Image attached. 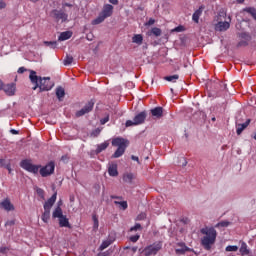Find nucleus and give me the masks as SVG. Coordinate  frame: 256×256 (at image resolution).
Masks as SVG:
<instances>
[{
	"label": "nucleus",
	"instance_id": "36",
	"mask_svg": "<svg viewBox=\"0 0 256 256\" xmlns=\"http://www.w3.org/2000/svg\"><path fill=\"white\" fill-rule=\"evenodd\" d=\"M141 224L137 223L133 227L130 228V231H141Z\"/></svg>",
	"mask_w": 256,
	"mask_h": 256
},
{
	"label": "nucleus",
	"instance_id": "7",
	"mask_svg": "<svg viewBox=\"0 0 256 256\" xmlns=\"http://www.w3.org/2000/svg\"><path fill=\"white\" fill-rule=\"evenodd\" d=\"M163 248V243L161 242H155L152 245L147 246L143 250V254L145 256H155L161 249Z\"/></svg>",
	"mask_w": 256,
	"mask_h": 256
},
{
	"label": "nucleus",
	"instance_id": "62",
	"mask_svg": "<svg viewBox=\"0 0 256 256\" xmlns=\"http://www.w3.org/2000/svg\"><path fill=\"white\" fill-rule=\"evenodd\" d=\"M253 138H254V139H255V141H256V133L254 134Z\"/></svg>",
	"mask_w": 256,
	"mask_h": 256
},
{
	"label": "nucleus",
	"instance_id": "26",
	"mask_svg": "<svg viewBox=\"0 0 256 256\" xmlns=\"http://www.w3.org/2000/svg\"><path fill=\"white\" fill-rule=\"evenodd\" d=\"M113 241L114 240H111V239L104 240L99 247V251H105V249H107L109 245H112Z\"/></svg>",
	"mask_w": 256,
	"mask_h": 256
},
{
	"label": "nucleus",
	"instance_id": "10",
	"mask_svg": "<svg viewBox=\"0 0 256 256\" xmlns=\"http://www.w3.org/2000/svg\"><path fill=\"white\" fill-rule=\"evenodd\" d=\"M55 172V162H49L46 166L40 169L41 177H49Z\"/></svg>",
	"mask_w": 256,
	"mask_h": 256
},
{
	"label": "nucleus",
	"instance_id": "22",
	"mask_svg": "<svg viewBox=\"0 0 256 256\" xmlns=\"http://www.w3.org/2000/svg\"><path fill=\"white\" fill-rule=\"evenodd\" d=\"M239 252L241 253L242 256H245L249 255L251 253V250H249V246H247V243L241 242Z\"/></svg>",
	"mask_w": 256,
	"mask_h": 256
},
{
	"label": "nucleus",
	"instance_id": "29",
	"mask_svg": "<svg viewBox=\"0 0 256 256\" xmlns=\"http://www.w3.org/2000/svg\"><path fill=\"white\" fill-rule=\"evenodd\" d=\"M165 81H169L170 83H177V79H179V75L175 74L172 76L164 77Z\"/></svg>",
	"mask_w": 256,
	"mask_h": 256
},
{
	"label": "nucleus",
	"instance_id": "16",
	"mask_svg": "<svg viewBox=\"0 0 256 256\" xmlns=\"http://www.w3.org/2000/svg\"><path fill=\"white\" fill-rule=\"evenodd\" d=\"M0 209H4L5 211H14L15 206L11 204V200H9V198H6L0 202Z\"/></svg>",
	"mask_w": 256,
	"mask_h": 256
},
{
	"label": "nucleus",
	"instance_id": "30",
	"mask_svg": "<svg viewBox=\"0 0 256 256\" xmlns=\"http://www.w3.org/2000/svg\"><path fill=\"white\" fill-rule=\"evenodd\" d=\"M67 39H71V33H61L58 37L60 41H67Z\"/></svg>",
	"mask_w": 256,
	"mask_h": 256
},
{
	"label": "nucleus",
	"instance_id": "35",
	"mask_svg": "<svg viewBox=\"0 0 256 256\" xmlns=\"http://www.w3.org/2000/svg\"><path fill=\"white\" fill-rule=\"evenodd\" d=\"M93 222H94L93 229L94 231H97V229H99V220L97 219V216H93Z\"/></svg>",
	"mask_w": 256,
	"mask_h": 256
},
{
	"label": "nucleus",
	"instance_id": "38",
	"mask_svg": "<svg viewBox=\"0 0 256 256\" xmlns=\"http://www.w3.org/2000/svg\"><path fill=\"white\" fill-rule=\"evenodd\" d=\"M151 25H155V19L150 18L146 23L145 26L146 27H151Z\"/></svg>",
	"mask_w": 256,
	"mask_h": 256
},
{
	"label": "nucleus",
	"instance_id": "54",
	"mask_svg": "<svg viewBox=\"0 0 256 256\" xmlns=\"http://www.w3.org/2000/svg\"><path fill=\"white\" fill-rule=\"evenodd\" d=\"M219 15H220V17H227V13H225V12H220Z\"/></svg>",
	"mask_w": 256,
	"mask_h": 256
},
{
	"label": "nucleus",
	"instance_id": "8",
	"mask_svg": "<svg viewBox=\"0 0 256 256\" xmlns=\"http://www.w3.org/2000/svg\"><path fill=\"white\" fill-rule=\"evenodd\" d=\"M20 167L29 173H34V175H37V173H39V169H41V165H34L31 160H22Z\"/></svg>",
	"mask_w": 256,
	"mask_h": 256
},
{
	"label": "nucleus",
	"instance_id": "11",
	"mask_svg": "<svg viewBox=\"0 0 256 256\" xmlns=\"http://www.w3.org/2000/svg\"><path fill=\"white\" fill-rule=\"evenodd\" d=\"M51 17L56 19V21H62V23H65L69 15H67V13H65L63 10H52Z\"/></svg>",
	"mask_w": 256,
	"mask_h": 256
},
{
	"label": "nucleus",
	"instance_id": "3",
	"mask_svg": "<svg viewBox=\"0 0 256 256\" xmlns=\"http://www.w3.org/2000/svg\"><path fill=\"white\" fill-rule=\"evenodd\" d=\"M113 147H118L117 150L112 155L113 159H119L125 154V149H127L128 141L125 138L117 137L112 140Z\"/></svg>",
	"mask_w": 256,
	"mask_h": 256
},
{
	"label": "nucleus",
	"instance_id": "32",
	"mask_svg": "<svg viewBox=\"0 0 256 256\" xmlns=\"http://www.w3.org/2000/svg\"><path fill=\"white\" fill-rule=\"evenodd\" d=\"M44 44L47 47H50V49H55L57 48V41H45Z\"/></svg>",
	"mask_w": 256,
	"mask_h": 256
},
{
	"label": "nucleus",
	"instance_id": "45",
	"mask_svg": "<svg viewBox=\"0 0 256 256\" xmlns=\"http://www.w3.org/2000/svg\"><path fill=\"white\" fill-rule=\"evenodd\" d=\"M93 33H88L87 35H86V39L88 40V41H93Z\"/></svg>",
	"mask_w": 256,
	"mask_h": 256
},
{
	"label": "nucleus",
	"instance_id": "13",
	"mask_svg": "<svg viewBox=\"0 0 256 256\" xmlns=\"http://www.w3.org/2000/svg\"><path fill=\"white\" fill-rule=\"evenodd\" d=\"M240 42L238 43V47H245L249 45V42L251 41V35L247 33H241L239 35Z\"/></svg>",
	"mask_w": 256,
	"mask_h": 256
},
{
	"label": "nucleus",
	"instance_id": "63",
	"mask_svg": "<svg viewBox=\"0 0 256 256\" xmlns=\"http://www.w3.org/2000/svg\"><path fill=\"white\" fill-rule=\"evenodd\" d=\"M62 161H65V156H62Z\"/></svg>",
	"mask_w": 256,
	"mask_h": 256
},
{
	"label": "nucleus",
	"instance_id": "64",
	"mask_svg": "<svg viewBox=\"0 0 256 256\" xmlns=\"http://www.w3.org/2000/svg\"><path fill=\"white\" fill-rule=\"evenodd\" d=\"M64 33H71L70 31H65Z\"/></svg>",
	"mask_w": 256,
	"mask_h": 256
},
{
	"label": "nucleus",
	"instance_id": "6",
	"mask_svg": "<svg viewBox=\"0 0 256 256\" xmlns=\"http://www.w3.org/2000/svg\"><path fill=\"white\" fill-rule=\"evenodd\" d=\"M53 219H58L59 227H67L71 229V224L69 223V218L67 215L63 214V209L61 207H56L52 213Z\"/></svg>",
	"mask_w": 256,
	"mask_h": 256
},
{
	"label": "nucleus",
	"instance_id": "19",
	"mask_svg": "<svg viewBox=\"0 0 256 256\" xmlns=\"http://www.w3.org/2000/svg\"><path fill=\"white\" fill-rule=\"evenodd\" d=\"M152 117H156L157 119H161L163 117V107H156L151 110Z\"/></svg>",
	"mask_w": 256,
	"mask_h": 256
},
{
	"label": "nucleus",
	"instance_id": "12",
	"mask_svg": "<svg viewBox=\"0 0 256 256\" xmlns=\"http://www.w3.org/2000/svg\"><path fill=\"white\" fill-rule=\"evenodd\" d=\"M95 103L93 101H89L81 110L76 112V117H83V115H87L90 111H93Z\"/></svg>",
	"mask_w": 256,
	"mask_h": 256
},
{
	"label": "nucleus",
	"instance_id": "4",
	"mask_svg": "<svg viewBox=\"0 0 256 256\" xmlns=\"http://www.w3.org/2000/svg\"><path fill=\"white\" fill-rule=\"evenodd\" d=\"M113 15V5L105 4L102 8V11L99 13L98 17L92 20V25H101L103 21L108 19Z\"/></svg>",
	"mask_w": 256,
	"mask_h": 256
},
{
	"label": "nucleus",
	"instance_id": "58",
	"mask_svg": "<svg viewBox=\"0 0 256 256\" xmlns=\"http://www.w3.org/2000/svg\"><path fill=\"white\" fill-rule=\"evenodd\" d=\"M3 89V81L0 80V91Z\"/></svg>",
	"mask_w": 256,
	"mask_h": 256
},
{
	"label": "nucleus",
	"instance_id": "42",
	"mask_svg": "<svg viewBox=\"0 0 256 256\" xmlns=\"http://www.w3.org/2000/svg\"><path fill=\"white\" fill-rule=\"evenodd\" d=\"M13 225H15V220H8L6 223H5V226L6 227H11V226H13Z\"/></svg>",
	"mask_w": 256,
	"mask_h": 256
},
{
	"label": "nucleus",
	"instance_id": "2",
	"mask_svg": "<svg viewBox=\"0 0 256 256\" xmlns=\"http://www.w3.org/2000/svg\"><path fill=\"white\" fill-rule=\"evenodd\" d=\"M200 233L204 235L201 238V245L206 251H211V247L215 245L217 241V230L213 227H204L200 230Z\"/></svg>",
	"mask_w": 256,
	"mask_h": 256
},
{
	"label": "nucleus",
	"instance_id": "27",
	"mask_svg": "<svg viewBox=\"0 0 256 256\" xmlns=\"http://www.w3.org/2000/svg\"><path fill=\"white\" fill-rule=\"evenodd\" d=\"M109 147V142H103L97 146L96 153H101Z\"/></svg>",
	"mask_w": 256,
	"mask_h": 256
},
{
	"label": "nucleus",
	"instance_id": "15",
	"mask_svg": "<svg viewBox=\"0 0 256 256\" xmlns=\"http://www.w3.org/2000/svg\"><path fill=\"white\" fill-rule=\"evenodd\" d=\"M229 27H231V24L229 23V21H224V22L220 21L215 25V31H219L220 33H223L227 31Z\"/></svg>",
	"mask_w": 256,
	"mask_h": 256
},
{
	"label": "nucleus",
	"instance_id": "24",
	"mask_svg": "<svg viewBox=\"0 0 256 256\" xmlns=\"http://www.w3.org/2000/svg\"><path fill=\"white\" fill-rule=\"evenodd\" d=\"M135 179V175H133V173H125L123 175V181H125V183H133V180Z\"/></svg>",
	"mask_w": 256,
	"mask_h": 256
},
{
	"label": "nucleus",
	"instance_id": "51",
	"mask_svg": "<svg viewBox=\"0 0 256 256\" xmlns=\"http://www.w3.org/2000/svg\"><path fill=\"white\" fill-rule=\"evenodd\" d=\"M10 133H12V135H19V131L15 130V129H11Z\"/></svg>",
	"mask_w": 256,
	"mask_h": 256
},
{
	"label": "nucleus",
	"instance_id": "50",
	"mask_svg": "<svg viewBox=\"0 0 256 256\" xmlns=\"http://www.w3.org/2000/svg\"><path fill=\"white\" fill-rule=\"evenodd\" d=\"M37 193H38V195H40V197H43V189H41V188H39V189H37Z\"/></svg>",
	"mask_w": 256,
	"mask_h": 256
},
{
	"label": "nucleus",
	"instance_id": "41",
	"mask_svg": "<svg viewBox=\"0 0 256 256\" xmlns=\"http://www.w3.org/2000/svg\"><path fill=\"white\" fill-rule=\"evenodd\" d=\"M101 133V129L97 128L92 132L93 137H97Z\"/></svg>",
	"mask_w": 256,
	"mask_h": 256
},
{
	"label": "nucleus",
	"instance_id": "53",
	"mask_svg": "<svg viewBox=\"0 0 256 256\" xmlns=\"http://www.w3.org/2000/svg\"><path fill=\"white\" fill-rule=\"evenodd\" d=\"M0 167H5V159H0Z\"/></svg>",
	"mask_w": 256,
	"mask_h": 256
},
{
	"label": "nucleus",
	"instance_id": "17",
	"mask_svg": "<svg viewBox=\"0 0 256 256\" xmlns=\"http://www.w3.org/2000/svg\"><path fill=\"white\" fill-rule=\"evenodd\" d=\"M203 9H205V6H200L199 9H197L193 13L192 21H194V23H199V19H200L201 15H203Z\"/></svg>",
	"mask_w": 256,
	"mask_h": 256
},
{
	"label": "nucleus",
	"instance_id": "31",
	"mask_svg": "<svg viewBox=\"0 0 256 256\" xmlns=\"http://www.w3.org/2000/svg\"><path fill=\"white\" fill-rule=\"evenodd\" d=\"M185 31V26L179 25L171 30V33H183Z\"/></svg>",
	"mask_w": 256,
	"mask_h": 256
},
{
	"label": "nucleus",
	"instance_id": "40",
	"mask_svg": "<svg viewBox=\"0 0 256 256\" xmlns=\"http://www.w3.org/2000/svg\"><path fill=\"white\" fill-rule=\"evenodd\" d=\"M147 217V214L145 213H140L138 216H137V221H143V219H145Z\"/></svg>",
	"mask_w": 256,
	"mask_h": 256
},
{
	"label": "nucleus",
	"instance_id": "59",
	"mask_svg": "<svg viewBox=\"0 0 256 256\" xmlns=\"http://www.w3.org/2000/svg\"><path fill=\"white\" fill-rule=\"evenodd\" d=\"M112 199H121V198L117 196H112Z\"/></svg>",
	"mask_w": 256,
	"mask_h": 256
},
{
	"label": "nucleus",
	"instance_id": "49",
	"mask_svg": "<svg viewBox=\"0 0 256 256\" xmlns=\"http://www.w3.org/2000/svg\"><path fill=\"white\" fill-rule=\"evenodd\" d=\"M131 159H132V161H137V163H140L139 162V157H137V156L132 155Z\"/></svg>",
	"mask_w": 256,
	"mask_h": 256
},
{
	"label": "nucleus",
	"instance_id": "47",
	"mask_svg": "<svg viewBox=\"0 0 256 256\" xmlns=\"http://www.w3.org/2000/svg\"><path fill=\"white\" fill-rule=\"evenodd\" d=\"M25 71H27V69L25 68V67H20L19 69H18V73H25Z\"/></svg>",
	"mask_w": 256,
	"mask_h": 256
},
{
	"label": "nucleus",
	"instance_id": "44",
	"mask_svg": "<svg viewBox=\"0 0 256 256\" xmlns=\"http://www.w3.org/2000/svg\"><path fill=\"white\" fill-rule=\"evenodd\" d=\"M109 122V116L105 117L104 119L100 120L101 125H105V123Z\"/></svg>",
	"mask_w": 256,
	"mask_h": 256
},
{
	"label": "nucleus",
	"instance_id": "52",
	"mask_svg": "<svg viewBox=\"0 0 256 256\" xmlns=\"http://www.w3.org/2000/svg\"><path fill=\"white\" fill-rule=\"evenodd\" d=\"M0 253H7V247H0Z\"/></svg>",
	"mask_w": 256,
	"mask_h": 256
},
{
	"label": "nucleus",
	"instance_id": "55",
	"mask_svg": "<svg viewBox=\"0 0 256 256\" xmlns=\"http://www.w3.org/2000/svg\"><path fill=\"white\" fill-rule=\"evenodd\" d=\"M236 2L239 4H243V3H245V0H236Z\"/></svg>",
	"mask_w": 256,
	"mask_h": 256
},
{
	"label": "nucleus",
	"instance_id": "20",
	"mask_svg": "<svg viewBox=\"0 0 256 256\" xmlns=\"http://www.w3.org/2000/svg\"><path fill=\"white\" fill-rule=\"evenodd\" d=\"M249 123H251L250 119H248L243 124H238L237 125V130H236L237 135H241V133H243V131H245V129H247V127H249Z\"/></svg>",
	"mask_w": 256,
	"mask_h": 256
},
{
	"label": "nucleus",
	"instance_id": "5",
	"mask_svg": "<svg viewBox=\"0 0 256 256\" xmlns=\"http://www.w3.org/2000/svg\"><path fill=\"white\" fill-rule=\"evenodd\" d=\"M55 201H57V192H55L51 198H49L44 203V213L42 214V221L44 223H49V219H51V207L55 205Z\"/></svg>",
	"mask_w": 256,
	"mask_h": 256
},
{
	"label": "nucleus",
	"instance_id": "39",
	"mask_svg": "<svg viewBox=\"0 0 256 256\" xmlns=\"http://www.w3.org/2000/svg\"><path fill=\"white\" fill-rule=\"evenodd\" d=\"M141 236H139V235H134V236H131L130 237V241H132V243H137L138 241H139V238H140Z\"/></svg>",
	"mask_w": 256,
	"mask_h": 256
},
{
	"label": "nucleus",
	"instance_id": "33",
	"mask_svg": "<svg viewBox=\"0 0 256 256\" xmlns=\"http://www.w3.org/2000/svg\"><path fill=\"white\" fill-rule=\"evenodd\" d=\"M73 63V56L67 55L66 58L64 59V65H71Z\"/></svg>",
	"mask_w": 256,
	"mask_h": 256
},
{
	"label": "nucleus",
	"instance_id": "48",
	"mask_svg": "<svg viewBox=\"0 0 256 256\" xmlns=\"http://www.w3.org/2000/svg\"><path fill=\"white\" fill-rule=\"evenodd\" d=\"M112 5H119V0H109Z\"/></svg>",
	"mask_w": 256,
	"mask_h": 256
},
{
	"label": "nucleus",
	"instance_id": "61",
	"mask_svg": "<svg viewBox=\"0 0 256 256\" xmlns=\"http://www.w3.org/2000/svg\"><path fill=\"white\" fill-rule=\"evenodd\" d=\"M159 35H160L159 33H155V36H156V37H159Z\"/></svg>",
	"mask_w": 256,
	"mask_h": 256
},
{
	"label": "nucleus",
	"instance_id": "34",
	"mask_svg": "<svg viewBox=\"0 0 256 256\" xmlns=\"http://www.w3.org/2000/svg\"><path fill=\"white\" fill-rule=\"evenodd\" d=\"M225 251H227V252H236V251H239V247L238 246H227Z\"/></svg>",
	"mask_w": 256,
	"mask_h": 256
},
{
	"label": "nucleus",
	"instance_id": "57",
	"mask_svg": "<svg viewBox=\"0 0 256 256\" xmlns=\"http://www.w3.org/2000/svg\"><path fill=\"white\" fill-rule=\"evenodd\" d=\"M61 205H63V202L60 200L57 204V207H61Z\"/></svg>",
	"mask_w": 256,
	"mask_h": 256
},
{
	"label": "nucleus",
	"instance_id": "28",
	"mask_svg": "<svg viewBox=\"0 0 256 256\" xmlns=\"http://www.w3.org/2000/svg\"><path fill=\"white\" fill-rule=\"evenodd\" d=\"M114 205H119L120 209L125 211L129 205L127 204V201H114Z\"/></svg>",
	"mask_w": 256,
	"mask_h": 256
},
{
	"label": "nucleus",
	"instance_id": "21",
	"mask_svg": "<svg viewBox=\"0 0 256 256\" xmlns=\"http://www.w3.org/2000/svg\"><path fill=\"white\" fill-rule=\"evenodd\" d=\"M178 245L180 248H177L175 250L177 255H185V253L189 251V247H187L185 243H179Z\"/></svg>",
	"mask_w": 256,
	"mask_h": 256
},
{
	"label": "nucleus",
	"instance_id": "1",
	"mask_svg": "<svg viewBox=\"0 0 256 256\" xmlns=\"http://www.w3.org/2000/svg\"><path fill=\"white\" fill-rule=\"evenodd\" d=\"M29 79H30L31 83H33V85H35L33 87V91H36L37 88H39L40 91H51L55 85L51 81V78H49V77L41 78V77L37 76V72H35L34 70H30Z\"/></svg>",
	"mask_w": 256,
	"mask_h": 256
},
{
	"label": "nucleus",
	"instance_id": "9",
	"mask_svg": "<svg viewBox=\"0 0 256 256\" xmlns=\"http://www.w3.org/2000/svg\"><path fill=\"white\" fill-rule=\"evenodd\" d=\"M145 119H147V112H140L134 117L133 120L126 121V127H133V125H141L145 123Z\"/></svg>",
	"mask_w": 256,
	"mask_h": 256
},
{
	"label": "nucleus",
	"instance_id": "46",
	"mask_svg": "<svg viewBox=\"0 0 256 256\" xmlns=\"http://www.w3.org/2000/svg\"><path fill=\"white\" fill-rule=\"evenodd\" d=\"M151 33H161V29H159V28H153V29L151 30Z\"/></svg>",
	"mask_w": 256,
	"mask_h": 256
},
{
	"label": "nucleus",
	"instance_id": "23",
	"mask_svg": "<svg viewBox=\"0 0 256 256\" xmlns=\"http://www.w3.org/2000/svg\"><path fill=\"white\" fill-rule=\"evenodd\" d=\"M56 97L59 101H63L65 97V88L63 87H57L56 88Z\"/></svg>",
	"mask_w": 256,
	"mask_h": 256
},
{
	"label": "nucleus",
	"instance_id": "56",
	"mask_svg": "<svg viewBox=\"0 0 256 256\" xmlns=\"http://www.w3.org/2000/svg\"><path fill=\"white\" fill-rule=\"evenodd\" d=\"M64 7H73V5L69 4V3H65Z\"/></svg>",
	"mask_w": 256,
	"mask_h": 256
},
{
	"label": "nucleus",
	"instance_id": "43",
	"mask_svg": "<svg viewBox=\"0 0 256 256\" xmlns=\"http://www.w3.org/2000/svg\"><path fill=\"white\" fill-rule=\"evenodd\" d=\"M7 7V3L4 0H0V10L5 9Z\"/></svg>",
	"mask_w": 256,
	"mask_h": 256
},
{
	"label": "nucleus",
	"instance_id": "37",
	"mask_svg": "<svg viewBox=\"0 0 256 256\" xmlns=\"http://www.w3.org/2000/svg\"><path fill=\"white\" fill-rule=\"evenodd\" d=\"M216 227H229V222L227 221H222V222H219Z\"/></svg>",
	"mask_w": 256,
	"mask_h": 256
},
{
	"label": "nucleus",
	"instance_id": "25",
	"mask_svg": "<svg viewBox=\"0 0 256 256\" xmlns=\"http://www.w3.org/2000/svg\"><path fill=\"white\" fill-rule=\"evenodd\" d=\"M132 42L135 43L136 45H142L143 43V35L141 34H136L132 37Z\"/></svg>",
	"mask_w": 256,
	"mask_h": 256
},
{
	"label": "nucleus",
	"instance_id": "60",
	"mask_svg": "<svg viewBox=\"0 0 256 256\" xmlns=\"http://www.w3.org/2000/svg\"><path fill=\"white\" fill-rule=\"evenodd\" d=\"M132 251H134V252L137 251V248H132Z\"/></svg>",
	"mask_w": 256,
	"mask_h": 256
},
{
	"label": "nucleus",
	"instance_id": "18",
	"mask_svg": "<svg viewBox=\"0 0 256 256\" xmlns=\"http://www.w3.org/2000/svg\"><path fill=\"white\" fill-rule=\"evenodd\" d=\"M108 174L110 175V177H117V175H119V171H117V164H109Z\"/></svg>",
	"mask_w": 256,
	"mask_h": 256
},
{
	"label": "nucleus",
	"instance_id": "14",
	"mask_svg": "<svg viewBox=\"0 0 256 256\" xmlns=\"http://www.w3.org/2000/svg\"><path fill=\"white\" fill-rule=\"evenodd\" d=\"M2 89L6 95L9 97H12V95H15L16 87L15 83L5 84L2 86Z\"/></svg>",
	"mask_w": 256,
	"mask_h": 256
}]
</instances>
